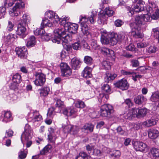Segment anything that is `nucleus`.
<instances>
[{"label": "nucleus", "mask_w": 159, "mask_h": 159, "mask_svg": "<svg viewBox=\"0 0 159 159\" xmlns=\"http://www.w3.org/2000/svg\"><path fill=\"white\" fill-rule=\"evenodd\" d=\"M69 18L65 17L61 20L60 24L63 25V28L56 29L54 30L55 37L52 41L54 43H59L60 37L62 35L66 34V30L72 34H75L78 28V25L75 23H71L68 22Z\"/></svg>", "instance_id": "obj_1"}, {"label": "nucleus", "mask_w": 159, "mask_h": 159, "mask_svg": "<svg viewBox=\"0 0 159 159\" xmlns=\"http://www.w3.org/2000/svg\"><path fill=\"white\" fill-rule=\"evenodd\" d=\"M92 15L89 18L85 17H83L80 19V23L81 26V30L84 34L86 35H89L90 34L89 29L88 25L89 23L93 24L95 21L94 17L97 15L96 11H92Z\"/></svg>", "instance_id": "obj_2"}, {"label": "nucleus", "mask_w": 159, "mask_h": 159, "mask_svg": "<svg viewBox=\"0 0 159 159\" xmlns=\"http://www.w3.org/2000/svg\"><path fill=\"white\" fill-rule=\"evenodd\" d=\"M22 0H13V4L17 1L14 7L10 11L9 14L11 16H17L20 14V9L25 7V4Z\"/></svg>", "instance_id": "obj_3"}, {"label": "nucleus", "mask_w": 159, "mask_h": 159, "mask_svg": "<svg viewBox=\"0 0 159 159\" xmlns=\"http://www.w3.org/2000/svg\"><path fill=\"white\" fill-rule=\"evenodd\" d=\"M31 127L28 124H26L25 127V131L22 134L21 136V140L22 142L23 143L22 138L27 141L26 143V147H29L32 144V143L31 141L29 140L31 138L30 133H31Z\"/></svg>", "instance_id": "obj_4"}, {"label": "nucleus", "mask_w": 159, "mask_h": 159, "mask_svg": "<svg viewBox=\"0 0 159 159\" xmlns=\"http://www.w3.org/2000/svg\"><path fill=\"white\" fill-rule=\"evenodd\" d=\"M125 36V34L124 33L118 34L114 33H111L108 36L110 40V45L112 46L116 45L118 42L124 40Z\"/></svg>", "instance_id": "obj_5"}, {"label": "nucleus", "mask_w": 159, "mask_h": 159, "mask_svg": "<svg viewBox=\"0 0 159 159\" xmlns=\"http://www.w3.org/2000/svg\"><path fill=\"white\" fill-rule=\"evenodd\" d=\"M133 2L134 3H137L138 4L136 5L135 7L133 6L134 9L131 8L130 7L127 6L126 9L128 11V13L129 16H132L134 14V10L136 12H139L143 11V9H142L140 4H143V2L141 0H134Z\"/></svg>", "instance_id": "obj_6"}, {"label": "nucleus", "mask_w": 159, "mask_h": 159, "mask_svg": "<svg viewBox=\"0 0 159 159\" xmlns=\"http://www.w3.org/2000/svg\"><path fill=\"white\" fill-rule=\"evenodd\" d=\"M130 26L131 30L133 36L136 38H142L143 36V33L140 30V28L134 23H131Z\"/></svg>", "instance_id": "obj_7"}, {"label": "nucleus", "mask_w": 159, "mask_h": 159, "mask_svg": "<svg viewBox=\"0 0 159 159\" xmlns=\"http://www.w3.org/2000/svg\"><path fill=\"white\" fill-rule=\"evenodd\" d=\"M36 77L34 81V84L38 86H43L45 82V76L42 73L36 72L34 74Z\"/></svg>", "instance_id": "obj_8"}, {"label": "nucleus", "mask_w": 159, "mask_h": 159, "mask_svg": "<svg viewBox=\"0 0 159 159\" xmlns=\"http://www.w3.org/2000/svg\"><path fill=\"white\" fill-rule=\"evenodd\" d=\"M45 16L46 17L52 21V22H53V24L57 23L58 21H59L60 23V21L62 19V18H61L60 19L57 15L53 11H52L46 12L45 13Z\"/></svg>", "instance_id": "obj_9"}, {"label": "nucleus", "mask_w": 159, "mask_h": 159, "mask_svg": "<svg viewBox=\"0 0 159 159\" xmlns=\"http://www.w3.org/2000/svg\"><path fill=\"white\" fill-rule=\"evenodd\" d=\"M134 147L136 151L142 152L147 151L148 148L147 145L146 143L139 141L134 142Z\"/></svg>", "instance_id": "obj_10"}, {"label": "nucleus", "mask_w": 159, "mask_h": 159, "mask_svg": "<svg viewBox=\"0 0 159 159\" xmlns=\"http://www.w3.org/2000/svg\"><path fill=\"white\" fill-rule=\"evenodd\" d=\"M111 105L109 104L102 105L100 111L101 115L103 117H107L109 118L112 117L111 116V112H106V111H107V110L110 109L111 110Z\"/></svg>", "instance_id": "obj_11"}, {"label": "nucleus", "mask_w": 159, "mask_h": 159, "mask_svg": "<svg viewBox=\"0 0 159 159\" xmlns=\"http://www.w3.org/2000/svg\"><path fill=\"white\" fill-rule=\"evenodd\" d=\"M147 109L143 108L140 109L137 108H133L132 110V114L133 115H136L138 118L144 116L147 113Z\"/></svg>", "instance_id": "obj_12"}, {"label": "nucleus", "mask_w": 159, "mask_h": 159, "mask_svg": "<svg viewBox=\"0 0 159 159\" xmlns=\"http://www.w3.org/2000/svg\"><path fill=\"white\" fill-rule=\"evenodd\" d=\"M115 87L120 88L122 90H126L128 89L129 84L126 80L121 79L114 83Z\"/></svg>", "instance_id": "obj_13"}, {"label": "nucleus", "mask_w": 159, "mask_h": 159, "mask_svg": "<svg viewBox=\"0 0 159 159\" xmlns=\"http://www.w3.org/2000/svg\"><path fill=\"white\" fill-rule=\"evenodd\" d=\"M24 25L19 23L18 25L17 29L16 32L21 38H24L26 35V28Z\"/></svg>", "instance_id": "obj_14"}, {"label": "nucleus", "mask_w": 159, "mask_h": 159, "mask_svg": "<svg viewBox=\"0 0 159 159\" xmlns=\"http://www.w3.org/2000/svg\"><path fill=\"white\" fill-rule=\"evenodd\" d=\"M16 52L18 57L21 58H26L28 52L27 49L24 47L21 48H17L16 49Z\"/></svg>", "instance_id": "obj_15"}, {"label": "nucleus", "mask_w": 159, "mask_h": 159, "mask_svg": "<svg viewBox=\"0 0 159 159\" xmlns=\"http://www.w3.org/2000/svg\"><path fill=\"white\" fill-rule=\"evenodd\" d=\"M49 134L48 135V141L53 143H55L57 137L54 133V130L52 128L48 129Z\"/></svg>", "instance_id": "obj_16"}, {"label": "nucleus", "mask_w": 159, "mask_h": 159, "mask_svg": "<svg viewBox=\"0 0 159 159\" xmlns=\"http://www.w3.org/2000/svg\"><path fill=\"white\" fill-rule=\"evenodd\" d=\"M151 100L155 102V105L159 107V92H156L153 93L150 98Z\"/></svg>", "instance_id": "obj_17"}, {"label": "nucleus", "mask_w": 159, "mask_h": 159, "mask_svg": "<svg viewBox=\"0 0 159 159\" xmlns=\"http://www.w3.org/2000/svg\"><path fill=\"white\" fill-rule=\"evenodd\" d=\"M67 116H70L74 114L76 112V109L74 108H65V107L61 110V112Z\"/></svg>", "instance_id": "obj_18"}, {"label": "nucleus", "mask_w": 159, "mask_h": 159, "mask_svg": "<svg viewBox=\"0 0 159 159\" xmlns=\"http://www.w3.org/2000/svg\"><path fill=\"white\" fill-rule=\"evenodd\" d=\"M101 52L104 55L108 57L112 56L114 54V52L112 50L105 47H102L101 48Z\"/></svg>", "instance_id": "obj_19"}, {"label": "nucleus", "mask_w": 159, "mask_h": 159, "mask_svg": "<svg viewBox=\"0 0 159 159\" xmlns=\"http://www.w3.org/2000/svg\"><path fill=\"white\" fill-rule=\"evenodd\" d=\"M159 131L156 129H150L148 132L149 137L152 139H156L159 135Z\"/></svg>", "instance_id": "obj_20"}, {"label": "nucleus", "mask_w": 159, "mask_h": 159, "mask_svg": "<svg viewBox=\"0 0 159 159\" xmlns=\"http://www.w3.org/2000/svg\"><path fill=\"white\" fill-rule=\"evenodd\" d=\"M67 32L66 31V34L63 35H62V36L60 37V41H62V44L63 45H64H64H65V43H67L68 42L72 40L71 38L70 37L68 34L66 33Z\"/></svg>", "instance_id": "obj_21"}, {"label": "nucleus", "mask_w": 159, "mask_h": 159, "mask_svg": "<svg viewBox=\"0 0 159 159\" xmlns=\"http://www.w3.org/2000/svg\"><path fill=\"white\" fill-rule=\"evenodd\" d=\"M146 100V98L142 95H139L134 98L135 103L139 105L142 104Z\"/></svg>", "instance_id": "obj_22"}, {"label": "nucleus", "mask_w": 159, "mask_h": 159, "mask_svg": "<svg viewBox=\"0 0 159 159\" xmlns=\"http://www.w3.org/2000/svg\"><path fill=\"white\" fill-rule=\"evenodd\" d=\"M107 18L108 16L103 12L100 13L99 15V19L98 20V23L102 25L106 24V21Z\"/></svg>", "instance_id": "obj_23"}, {"label": "nucleus", "mask_w": 159, "mask_h": 159, "mask_svg": "<svg viewBox=\"0 0 159 159\" xmlns=\"http://www.w3.org/2000/svg\"><path fill=\"white\" fill-rule=\"evenodd\" d=\"M30 16L28 15L25 14L23 15L22 18L20 20L19 23L25 25L30 22Z\"/></svg>", "instance_id": "obj_24"}, {"label": "nucleus", "mask_w": 159, "mask_h": 159, "mask_svg": "<svg viewBox=\"0 0 159 159\" xmlns=\"http://www.w3.org/2000/svg\"><path fill=\"white\" fill-rule=\"evenodd\" d=\"M36 41L35 37L33 36H32L27 39L26 46L29 47H33L35 45Z\"/></svg>", "instance_id": "obj_25"}, {"label": "nucleus", "mask_w": 159, "mask_h": 159, "mask_svg": "<svg viewBox=\"0 0 159 159\" xmlns=\"http://www.w3.org/2000/svg\"><path fill=\"white\" fill-rule=\"evenodd\" d=\"M157 120H155L152 118L149 119L143 123V125L146 127H150L155 125L157 123Z\"/></svg>", "instance_id": "obj_26"}, {"label": "nucleus", "mask_w": 159, "mask_h": 159, "mask_svg": "<svg viewBox=\"0 0 159 159\" xmlns=\"http://www.w3.org/2000/svg\"><path fill=\"white\" fill-rule=\"evenodd\" d=\"M80 61L76 57L72 58L71 60V65L73 70H75L79 67Z\"/></svg>", "instance_id": "obj_27"}, {"label": "nucleus", "mask_w": 159, "mask_h": 159, "mask_svg": "<svg viewBox=\"0 0 159 159\" xmlns=\"http://www.w3.org/2000/svg\"><path fill=\"white\" fill-rule=\"evenodd\" d=\"M48 19L45 17V19L43 20L41 24V26L43 28L46 26L51 27L52 25H55V24H53V22H52V21Z\"/></svg>", "instance_id": "obj_28"}, {"label": "nucleus", "mask_w": 159, "mask_h": 159, "mask_svg": "<svg viewBox=\"0 0 159 159\" xmlns=\"http://www.w3.org/2000/svg\"><path fill=\"white\" fill-rule=\"evenodd\" d=\"M117 76V75L115 73H107L105 78V81L106 82L108 83L114 80Z\"/></svg>", "instance_id": "obj_29"}, {"label": "nucleus", "mask_w": 159, "mask_h": 159, "mask_svg": "<svg viewBox=\"0 0 159 159\" xmlns=\"http://www.w3.org/2000/svg\"><path fill=\"white\" fill-rule=\"evenodd\" d=\"M16 37V35L14 34H9L6 36L5 41L9 44H11L15 41Z\"/></svg>", "instance_id": "obj_30"}, {"label": "nucleus", "mask_w": 159, "mask_h": 159, "mask_svg": "<svg viewBox=\"0 0 159 159\" xmlns=\"http://www.w3.org/2000/svg\"><path fill=\"white\" fill-rule=\"evenodd\" d=\"M152 156L155 159L159 158V149L155 148H152L150 151Z\"/></svg>", "instance_id": "obj_31"}, {"label": "nucleus", "mask_w": 159, "mask_h": 159, "mask_svg": "<svg viewBox=\"0 0 159 159\" xmlns=\"http://www.w3.org/2000/svg\"><path fill=\"white\" fill-rule=\"evenodd\" d=\"M142 15L138 16L135 17V22L134 23L138 26L144 25Z\"/></svg>", "instance_id": "obj_32"}, {"label": "nucleus", "mask_w": 159, "mask_h": 159, "mask_svg": "<svg viewBox=\"0 0 159 159\" xmlns=\"http://www.w3.org/2000/svg\"><path fill=\"white\" fill-rule=\"evenodd\" d=\"M93 125L91 124H86L81 129L83 131L89 130L92 132L93 131Z\"/></svg>", "instance_id": "obj_33"}, {"label": "nucleus", "mask_w": 159, "mask_h": 159, "mask_svg": "<svg viewBox=\"0 0 159 159\" xmlns=\"http://www.w3.org/2000/svg\"><path fill=\"white\" fill-rule=\"evenodd\" d=\"M103 12L108 17L112 16L114 13L112 9L109 7H106L104 9Z\"/></svg>", "instance_id": "obj_34"}, {"label": "nucleus", "mask_w": 159, "mask_h": 159, "mask_svg": "<svg viewBox=\"0 0 159 159\" xmlns=\"http://www.w3.org/2000/svg\"><path fill=\"white\" fill-rule=\"evenodd\" d=\"M49 89L47 87H44L39 90L41 96L45 97L47 96L49 92Z\"/></svg>", "instance_id": "obj_35"}, {"label": "nucleus", "mask_w": 159, "mask_h": 159, "mask_svg": "<svg viewBox=\"0 0 159 159\" xmlns=\"http://www.w3.org/2000/svg\"><path fill=\"white\" fill-rule=\"evenodd\" d=\"M52 147L50 144H48L44 148L40 151V154L41 155L45 154L48 152H50L51 151Z\"/></svg>", "instance_id": "obj_36"}, {"label": "nucleus", "mask_w": 159, "mask_h": 159, "mask_svg": "<svg viewBox=\"0 0 159 159\" xmlns=\"http://www.w3.org/2000/svg\"><path fill=\"white\" fill-rule=\"evenodd\" d=\"M56 106V107H58L59 108L60 112H61V110L65 107L63 102L60 99H57Z\"/></svg>", "instance_id": "obj_37"}, {"label": "nucleus", "mask_w": 159, "mask_h": 159, "mask_svg": "<svg viewBox=\"0 0 159 159\" xmlns=\"http://www.w3.org/2000/svg\"><path fill=\"white\" fill-rule=\"evenodd\" d=\"M90 156L84 152H80L78 156H77L75 159H88Z\"/></svg>", "instance_id": "obj_38"}, {"label": "nucleus", "mask_w": 159, "mask_h": 159, "mask_svg": "<svg viewBox=\"0 0 159 159\" xmlns=\"http://www.w3.org/2000/svg\"><path fill=\"white\" fill-rule=\"evenodd\" d=\"M79 127L77 126H71L68 132L70 134H71L74 135L77 134L79 131Z\"/></svg>", "instance_id": "obj_39"}, {"label": "nucleus", "mask_w": 159, "mask_h": 159, "mask_svg": "<svg viewBox=\"0 0 159 159\" xmlns=\"http://www.w3.org/2000/svg\"><path fill=\"white\" fill-rule=\"evenodd\" d=\"M51 34L46 33L45 32V33H44V34L43 35H42L41 38L43 40L46 41H48V40H50L51 39L52 40V39H53L55 37V34H54V37L53 38H51ZM52 42L53 43H54L53 41Z\"/></svg>", "instance_id": "obj_40"}, {"label": "nucleus", "mask_w": 159, "mask_h": 159, "mask_svg": "<svg viewBox=\"0 0 159 159\" xmlns=\"http://www.w3.org/2000/svg\"><path fill=\"white\" fill-rule=\"evenodd\" d=\"M109 34L108 35V36H104L101 38V43L103 44L107 45L109 44H110V40H109L108 36Z\"/></svg>", "instance_id": "obj_41"}, {"label": "nucleus", "mask_w": 159, "mask_h": 159, "mask_svg": "<svg viewBox=\"0 0 159 159\" xmlns=\"http://www.w3.org/2000/svg\"><path fill=\"white\" fill-rule=\"evenodd\" d=\"M142 17L143 20L144 25L147 22H149L151 20V17L150 15L149 14H143L141 15Z\"/></svg>", "instance_id": "obj_42"}, {"label": "nucleus", "mask_w": 159, "mask_h": 159, "mask_svg": "<svg viewBox=\"0 0 159 159\" xmlns=\"http://www.w3.org/2000/svg\"><path fill=\"white\" fill-rule=\"evenodd\" d=\"M12 80L14 83L19 84L20 83L21 80V76L18 73H16L13 76Z\"/></svg>", "instance_id": "obj_43"}, {"label": "nucleus", "mask_w": 159, "mask_h": 159, "mask_svg": "<svg viewBox=\"0 0 159 159\" xmlns=\"http://www.w3.org/2000/svg\"><path fill=\"white\" fill-rule=\"evenodd\" d=\"M91 72V71L89 70H83L82 74L84 77L88 79L92 77V75Z\"/></svg>", "instance_id": "obj_44"}, {"label": "nucleus", "mask_w": 159, "mask_h": 159, "mask_svg": "<svg viewBox=\"0 0 159 159\" xmlns=\"http://www.w3.org/2000/svg\"><path fill=\"white\" fill-rule=\"evenodd\" d=\"M43 27L41 26V28H38L35 30L34 31V33L36 35H40L42 36V35H43L44 33H45V31L43 29Z\"/></svg>", "instance_id": "obj_45"}, {"label": "nucleus", "mask_w": 159, "mask_h": 159, "mask_svg": "<svg viewBox=\"0 0 159 159\" xmlns=\"http://www.w3.org/2000/svg\"><path fill=\"white\" fill-rule=\"evenodd\" d=\"M11 113L10 111H6L4 113V118L3 119V121H4L6 122H7L8 121V120H6V119L9 120V121L11 120L10 119L11 118Z\"/></svg>", "instance_id": "obj_46"}, {"label": "nucleus", "mask_w": 159, "mask_h": 159, "mask_svg": "<svg viewBox=\"0 0 159 159\" xmlns=\"http://www.w3.org/2000/svg\"><path fill=\"white\" fill-rule=\"evenodd\" d=\"M84 61L87 64L90 65L93 63V59L91 57L86 56L84 57Z\"/></svg>", "instance_id": "obj_47"}, {"label": "nucleus", "mask_w": 159, "mask_h": 159, "mask_svg": "<svg viewBox=\"0 0 159 159\" xmlns=\"http://www.w3.org/2000/svg\"><path fill=\"white\" fill-rule=\"evenodd\" d=\"M102 89L106 93H110L111 92L110 87L107 84H104L102 87Z\"/></svg>", "instance_id": "obj_48"}, {"label": "nucleus", "mask_w": 159, "mask_h": 159, "mask_svg": "<svg viewBox=\"0 0 159 159\" xmlns=\"http://www.w3.org/2000/svg\"><path fill=\"white\" fill-rule=\"evenodd\" d=\"M75 105L77 107L80 108H84L85 106L84 103L80 100L76 102L75 103Z\"/></svg>", "instance_id": "obj_49"}, {"label": "nucleus", "mask_w": 159, "mask_h": 159, "mask_svg": "<svg viewBox=\"0 0 159 159\" xmlns=\"http://www.w3.org/2000/svg\"><path fill=\"white\" fill-rule=\"evenodd\" d=\"M121 73L124 75L127 76L130 75H133L135 74V73L133 71H130L129 70H121Z\"/></svg>", "instance_id": "obj_50"}, {"label": "nucleus", "mask_w": 159, "mask_h": 159, "mask_svg": "<svg viewBox=\"0 0 159 159\" xmlns=\"http://www.w3.org/2000/svg\"><path fill=\"white\" fill-rule=\"evenodd\" d=\"M61 75L62 76H68L72 73L71 70H61Z\"/></svg>", "instance_id": "obj_51"}, {"label": "nucleus", "mask_w": 159, "mask_h": 159, "mask_svg": "<svg viewBox=\"0 0 159 159\" xmlns=\"http://www.w3.org/2000/svg\"><path fill=\"white\" fill-rule=\"evenodd\" d=\"M102 69L105 70H109L111 69V65L107 61H103L102 64Z\"/></svg>", "instance_id": "obj_52"}, {"label": "nucleus", "mask_w": 159, "mask_h": 159, "mask_svg": "<svg viewBox=\"0 0 159 159\" xmlns=\"http://www.w3.org/2000/svg\"><path fill=\"white\" fill-rule=\"evenodd\" d=\"M154 36L158 39V43H159V28H156L153 29Z\"/></svg>", "instance_id": "obj_53"}, {"label": "nucleus", "mask_w": 159, "mask_h": 159, "mask_svg": "<svg viewBox=\"0 0 159 159\" xmlns=\"http://www.w3.org/2000/svg\"><path fill=\"white\" fill-rule=\"evenodd\" d=\"M92 48L95 49H98L100 48L99 45L98 44L96 40H93L91 43Z\"/></svg>", "instance_id": "obj_54"}, {"label": "nucleus", "mask_w": 159, "mask_h": 159, "mask_svg": "<svg viewBox=\"0 0 159 159\" xmlns=\"http://www.w3.org/2000/svg\"><path fill=\"white\" fill-rule=\"evenodd\" d=\"M151 20L152 19L155 20H157L159 18V10L157 9L155 13L151 16Z\"/></svg>", "instance_id": "obj_55"}, {"label": "nucleus", "mask_w": 159, "mask_h": 159, "mask_svg": "<svg viewBox=\"0 0 159 159\" xmlns=\"http://www.w3.org/2000/svg\"><path fill=\"white\" fill-rule=\"evenodd\" d=\"M60 68L61 70H70L67 64L65 62H62L60 65Z\"/></svg>", "instance_id": "obj_56"}, {"label": "nucleus", "mask_w": 159, "mask_h": 159, "mask_svg": "<svg viewBox=\"0 0 159 159\" xmlns=\"http://www.w3.org/2000/svg\"><path fill=\"white\" fill-rule=\"evenodd\" d=\"M157 50V48L154 46H151L147 50L149 54L155 53Z\"/></svg>", "instance_id": "obj_57"}, {"label": "nucleus", "mask_w": 159, "mask_h": 159, "mask_svg": "<svg viewBox=\"0 0 159 159\" xmlns=\"http://www.w3.org/2000/svg\"><path fill=\"white\" fill-rule=\"evenodd\" d=\"M72 47L75 50H77L81 48V45L80 42L75 43L72 44Z\"/></svg>", "instance_id": "obj_58"}, {"label": "nucleus", "mask_w": 159, "mask_h": 159, "mask_svg": "<svg viewBox=\"0 0 159 159\" xmlns=\"http://www.w3.org/2000/svg\"><path fill=\"white\" fill-rule=\"evenodd\" d=\"M131 129L135 130H138L139 129L141 126V124L139 123H133L132 124Z\"/></svg>", "instance_id": "obj_59"}, {"label": "nucleus", "mask_w": 159, "mask_h": 159, "mask_svg": "<svg viewBox=\"0 0 159 159\" xmlns=\"http://www.w3.org/2000/svg\"><path fill=\"white\" fill-rule=\"evenodd\" d=\"M6 8L4 7H0V19L4 17L6 13Z\"/></svg>", "instance_id": "obj_60"}, {"label": "nucleus", "mask_w": 159, "mask_h": 159, "mask_svg": "<svg viewBox=\"0 0 159 159\" xmlns=\"http://www.w3.org/2000/svg\"><path fill=\"white\" fill-rule=\"evenodd\" d=\"M14 25L11 21H8V25L7 26V29L9 31H11L13 29V27Z\"/></svg>", "instance_id": "obj_61"}, {"label": "nucleus", "mask_w": 159, "mask_h": 159, "mask_svg": "<svg viewBox=\"0 0 159 159\" xmlns=\"http://www.w3.org/2000/svg\"><path fill=\"white\" fill-rule=\"evenodd\" d=\"M131 64L132 66L136 67L139 66V62L138 60L133 59L131 61Z\"/></svg>", "instance_id": "obj_62"}, {"label": "nucleus", "mask_w": 159, "mask_h": 159, "mask_svg": "<svg viewBox=\"0 0 159 159\" xmlns=\"http://www.w3.org/2000/svg\"><path fill=\"white\" fill-rule=\"evenodd\" d=\"M34 113L38 114V115H36L35 116L34 119L35 121H39L42 119V116L40 115L39 114V113L37 111L34 112Z\"/></svg>", "instance_id": "obj_63"}, {"label": "nucleus", "mask_w": 159, "mask_h": 159, "mask_svg": "<svg viewBox=\"0 0 159 159\" xmlns=\"http://www.w3.org/2000/svg\"><path fill=\"white\" fill-rule=\"evenodd\" d=\"M126 49L127 50L132 51L135 50V47L133 44H130L126 47Z\"/></svg>", "instance_id": "obj_64"}]
</instances>
